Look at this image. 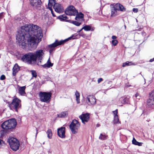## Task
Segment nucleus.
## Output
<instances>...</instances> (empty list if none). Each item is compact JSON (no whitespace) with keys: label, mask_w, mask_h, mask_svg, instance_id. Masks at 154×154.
Masks as SVG:
<instances>
[{"label":"nucleus","mask_w":154,"mask_h":154,"mask_svg":"<svg viewBox=\"0 0 154 154\" xmlns=\"http://www.w3.org/2000/svg\"><path fill=\"white\" fill-rule=\"evenodd\" d=\"M17 44L22 48L26 44L32 49L36 48L43 37L42 31L39 26L33 24L26 25L21 27L16 36Z\"/></svg>","instance_id":"1"},{"label":"nucleus","mask_w":154,"mask_h":154,"mask_svg":"<svg viewBox=\"0 0 154 154\" xmlns=\"http://www.w3.org/2000/svg\"><path fill=\"white\" fill-rule=\"evenodd\" d=\"M21 100L17 97L14 98L11 102L7 101L6 103L8 104L10 109L14 112H18L19 109H21Z\"/></svg>","instance_id":"2"},{"label":"nucleus","mask_w":154,"mask_h":154,"mask_svg":"<svg viewBox=\"0 0 154 154\" xmlns=\"http://www.w3.org/2000/svg\"><path fill=\"white\" fill-rule=\"evenodd\" d=\"M21 100L17 97L14 98L11 102L7 101L6 103L8 104L10 109L14 112H18L19 109H21Z\"/></svg>","instance_id":"3"},{"label":"nucleus","mask_w":154,"mask_h":154,"mask_svg":"<svg viewBox=\"0 0 154 154\" xmlns=\"http://www.w3.org/2000/svg\"><path fill=\"white\" fill-rule=\"evenodd\" d=\"M21 60L23 62L32 66L36 64L33 52H29L23 55L21 57Z\"/></svg>","instance_id":"4"},{"label":"nucleus","mask_w":154,"mask_h":154,"mask_svg":"<svg viewBox=\"0 0 154 154\" xmlns=\"http://www.w3.org/2000/svg\"><path fill=\"white\" fill-rule=\"evenodd\" d=\"M17 124L16 119L14 118H12L3 122L1 126L4 130H11L14 128Z\"/></svg>","instance_id":"5"},{"label":"nucleus","mask_w":154,"mask_h":154,"mask_svg":"<svg viewBox=\"0 0 154 154\" xmlns=\"http://www.w3.org/2000/svg\"><path fill=\"white\" fill-rule=\"evenodd\" d=\"M80 37V34H75L72 35L70 37L63 40H62L59 41L57 39H56L54 42L52 44H50V46H54V47H56L58 46L63 45L66 42L69 40L77 39L79 38Z\"/></svg>","instance_id":"6"},{"label":"nucleus","mask_w":154,"mask_h":154,"mask_svg":"<svg viewBox=\"0 0 154 154\" xmlns=\"http://www.w3.org/2000/svg\"><path fill=\"white\" fill-rule=\"evenodd\" d=\"M52 93L51 92H40L39 96L40 100L42 102L48 103L50 101Z\"/></svg>","instance_id":"7"},{"label":"nucleus","mask_w":154,"mask_h":154,"mask_svg":"<svg viewBox=\"0 0 154 154\" xmlns=\"http://www.w3.org/2000/svg\"><path fill=\"white\" fill-rule=\"evenodd\" d=\"M8 141L11 148L13 151H16L19 149L20 143L18 140L15 138L11 137L8 139Z\"/></svg>","instance_id":"8"},{"label":"nucleus","mask_w":154,"mask_h":154,"mask_svg":"<svg viewBox=\"0 0 154 154\" xmlns=\"http://www.w3.org/2000/svg\"><path fill=\"white\" fill-rule=\"evenodd\" d=\"M80 126V123L76 119H73L69 125L72 133L75 134L78 132V129Z\"/></svg>","instance_id":"9"},{"label":"nucleus","mask_w":154,"mask_h":154,"mask_svg":"<svg viewBox=\"0 0 154 154\" xmlns=\"http://www.w3.org/2000/svg\"><path fill=\"white\" fill-rule=\"evenodd\" d=\"M33 54L36 63H37V59L39 58L41 59V58H43L44 54L43 51L42 49L37 50L35 52H33Z\"/></svg>","instance_id":"10"},{"label":"nucleus","mask_w":154,"mask_h":154,"mask_svg":"<svg viewBox=\"0 0 154 154\" xmlns=\"http://www.w3.org/2000/svg\"><path fill=\"white\" fill-rule=\"evenodd\" d=\"M147 104L149 106L154 105V90L149 94V98L147 100Z\"/></svg>","instance_id":"11"},{"label":"nucleus","mask_w":154,"mask_h":154,"mask_svg":"<svg viewBox=\"0 0 154 154\" xmlns=\"http://www.w3.org/2000/svg\"><path fill=\"white\" fill-rule=\"evenodd\" d=\"M81 120L82 122L85 124V122H88L90 119V114L88 113H82L79 117Z\"/></svg>","instance_id":"12"},{"label":"nucleus","mask_w":154,"mask_h":154,"mask_svg":"<svg viewBox=\"0 0 154 154\" xmlns=\"http://www.w3.org/2000/svg\"><path fill=\"white\" fill-rule=\"evenodd\" d=\"M65 127H61L57 129V134L58 136L60 138H65Z\"/></svg>","instance_id":"13"},{"label":"nucleus","mask_w":154,"mask_h":154,"mask_svg":"<svg viewBox=\"0 0 154 154\" xmlns=\"http://www.w3.org/2000/svg\"><path fill=\"white\" fill-rule=\"evenodd\" d=\"M96 102L95 97L93 95H89L87 97L86 102L89 105H93L95 104Z\"/></svg>","instance_id":"14"},{"label":"nucleus","mask_w":154,"mask_h":154,"mask_svg":"<svg viewBox=\"0 0 154 154\" xmlns=\"http://www.w3.org/2000/svg\"><path fill=\"white\" fill-rule=\"evenodd\" d=\"M31 5L33 8L40 7L42 5L41 0H29Z\"/></svg>","instance_id":"15"},{"label":"nucleus","mask_w":154,"mask_h":154,"mask_svg":"<svg viewBox=\"0 0 154 154\" xmlns=\"http://www.w3.org/2000/svg\"><path fill=\"white\" fill-rule=\"evenodd\" d=\"M53 8L55 11L58 13H62L63 12V10L61 7L60 4L56 3L53 5Z\"/></svg>","instance_id":"16"},{"label":"nucleus","mask_w":154,"mask_h":154,"mask_svg":"<svg viewBox=\"0 0 154 154\" xmlns=\"http://www.w3.org/2000/svg\"><path fill=\"white\" fill-rule=\"evenodd\" d=\"M114 6L117 11L125 12L126 10V8L122 5L119 3H116Z\"/></svg>","instance_id":"17"},{"label":"nucleus","mask_w":154,"mask_h":154,"mask_svg":"<svg viewBox=\"0 0 154 154\" xmlns=\"http://www.w3.org/2000/svg\"><path fill=\"white\" fill-rule=\"evenodd\" d=\"M54 65V63H52L50 60L49 58L48 60L46 63L44 65H41V66L44 68L46 69L47 68H49L52 67Z\"/></svg>","instance_id":"18"},{"label":"nucleus","mask_w":154,"mask_h":154,"mask_svg":"<svg viewBox=\"0 0 154 154\" xmlns=\"http://www.w3.org/2000/svg\"><path fill=\"white\" fill-rule=\"evenodd\" d=\"M130 98V97L129 96L122 97L120 98V100L122 104H128L129 103Z\"/></svg>","instance_id":"19"},{"label":"nucleus","mask_w":154,"mask_h":154,"mask_svg":"<svg viewBox=\"0 0 154 154\" xmlns=\"http://www.w3.org/2000/svg\"><path fill=\"white\" fill-rule=\"evenodd\" d=\"M68 18V17L64 14L60 15L57 17V19H59L60 21L66 22H68L67 21L69 20H67Z\"/></svg>","instance_id":"20"},{"label":"nucleus","mask_w":154,"mask_h":154,"mask_svg":"<svg viewBox=\"0 0 154 154\" xmlns=\"http://www.w3.org/2000/svg\"><path fill=\"white\" fill-rule=\"evenodd\" d=\"M66 9L72 13L75 14L76 13L78 12V10L76 9L74 7L73 5L69 6Z\"/></svg>","instance_id":"21"},{"label":"nucleus","mask_w":154,"mask_h":154,"mask_svg":"<svg viewBox=\"0 0 154 154\" xmlns=\"http://www.w3.org/2000/svg\"><path fill=\"white\" fill-rule=\"evenodd\" d=\"M25 86L20 87L19 88L18 92L19 94L22 96L24 95V94H26L25 92Z\"/></svg>","instance_id":"22"},{"label":"nucleus","mask_w":154,"mask_h":154,"mask_svg":"<svg viewBox=\"0 0 154 154\" xmlns=\"http://www.w3.org/2000/svg\"><path fill=\"white\" fill-rule=\"evenodd\" d=\"M68 113L67 111H63L57 115L58 117L60 118H63L66 117Z\"/></svg>","instance_id":"23"},{"label":"nucleus","mask_w":154,"mask_h":154,"mask_svg":"<svg viewBox=\"0 0 154 154\" xmlns=\"http://www.w3.org/2000/svg\"><path fill=\"white\" fill-rule=\"evenodd\" d=\"M112 5L113 7H111V16L112 17H115L116 15L115 13L117 12V10L114 5Z\"/></svg>","instance_id":"24"},{"label":"nucleus","mask_w":154,"mask_h":154,"mask_svg":"<svg viewBox=\"0 0 154 154\" xmlns=\"http://www.w3.org/2000/svg\"><path fill=\"white\" fill-rule=\"evenodd\" d=\"M82 29H83L85 31H92L94 30L93 29H91V26L88 25H85L82 27Z\"/></svg>","instance_id":"25"},{"label":"nucleus","mask_w":154,"mask_h":154,"mask_svg":"<svg viewBox=\"0 0 154 154\" xmlns=\"http://www.w3.org/2000/svg\"><path fill=\"white\" fill-rule=\"evenodd\" d=\"M135 65V64L133 63L131 61H127L122 63V66L123 67H125L131 65Z\"/></svg>","instance_id":"26"},{"label":"nucleus","mask_w":154,"mask_h":154,"mask_svg":"<svg viewBox=\"0 0 154 154\" xmlns=\"http://www.w3.org/2000/svg\"><path fill=\"white\" fill-rule=\"evenodd\" d=\"M132 143L133 144L135 145H137L138 146H141L143 143L142 142H139L137 141L134 137H133L132 140Z\"/></svg>","instance_id":"27"},{"label":"nucleus","mask_w":154,"mask_h":154,"mask_svg":"<svg viewBox=\"0 0 154 154\" xmlns=\"http://www.w3.org/2000/svg\"><path fill=\"white\" fill-rule=\"evenodd\" d=\"M68 22L72 23L77 26H79L81 25V23L78 22L76 21H72L71 20H67Z\"/></svg>","instance_id":"28"},{"label":"nucleus","mask_w":154,"mask_h":154,"mask_svg":"<svg viewBox=\"0 0 154 154\" xmlns=\"http://www.w3.org/2000/svg\"><path fill=\"white\" fill-rule=\"evenodd\" d=\"M20 67L18 65L17 63H16L13 67L12 70H14V71L18 72L20 70Z\"/></svg>","instance_id":"29"},{"label":"nucleus","mask_w":154,"mask_h":154,"mask_svg":"<svg viewBox=\"0 0 154 154\" xmlns=\"http://www.w3.org/2000/svg\"><path fill=\"white\" fill-rule=\"evenodd\" d=\"M76 15L78 17L79 19H82V20H84V15L82 12H78L76 13Z\"/></svg>","instance_id":"30"},{"label":"nucleus","mask_w":154,"mask_h":154,"mask_svg":"<svg viewBox=\"0 0 154 154\" xmlns=\"http://www.w3.org/2000/svg\"><path fill=\"white\" fill-rule=\"evenodd\" d=\"M114 124L120 123V122L119 121V119L118 118V116H114V120L113 121Z\"/></svg>","instance_id":"31"},{"label":"nucleus","mask_w":154,"mask_h":154,"mask_svg":"<svg viewBox=\"0 0 154 154\" xmlns=\"http://www.w3.org/2000/svg\"><path fill=\"white\" fill-rule=\"evenodd\" d=\"M75 95L76 97V100L77 103H80V94L79 92L76 91L75 93Z\"/></svg>","instance_id":"32"},{"label":"nucleus","mask_w":154,"mask_h":154,"mask_svg":"<svg viewBox=\"0 0 154 154\" xmlns=\"http://www.w3.org/2000/svg\"><path fill=\"white\" fill-rule=\"evenodd\" d=\"M47 134V136L49 139H51L52 138V131L51 129H48Z\"/></svg>","instance_id":"33"},{"label":"nucleus","mask_w":154,"mask_h":154,"mask_svg":"<svg viewBox=\"0 0 154 154\" xmlns=\"http://www.w3.org/2000/svg\"><path fill=\"white\" fill-rule=\"evenodd\" d=\"M65 13L66 14L68 15L69 16H75V14L72 13L70 11L68 10L66 8V9L65 11Z\"/></svg>","instance_id":"34"},{"label":"nucleus","mask_w":154,"mask_h":154,"mask_svg":"<svg viewBox=\"0 0 154 154\" xmlns=\"http://www.w3.org/2000/svg\"><path fill=\"white\" fill-rule=\"evenodd\" d=\"M48 47L49 49V53L51 54L53 51H54L55 50V47L54 46H50V45H48Z\"/></svg>","instance_id":"35"},{"label":"nucleus","mask_w":154,"mask_h":154,"mask_svg":"<svg viewBox=\"0 0 154 154\" xmlns=\"http://www.w3.org/2000/svg\"><path fill=\"white\" fill-rule=\"evenodd\" d=\"M107 136L103 135L102 134H100L99 137V139L102 140H106L107 138Z\"/></svg>","instance_id":"36"},{"label":"nucleus","mask_w":154,"mask_h":154,"mask_svg":"<svg viewBox=\"0 0 154 154\" xmlns=\"http://www.w3.org/2000/svg\"><path fill=\"white\" fill-rule=\"evenodd\" d=\"M56 3V0H48V6H53L54 4Z\"/></svg>","instance_id":"37"},{"label":"nucleus","mask_w":154,"mask_h":154,"mask_svg":"<svg viewBox=\"0 0 154 154\" xmlns=\"http://www.w3.org/2000/svg\"><path fill=\"white\" fill-rule=\"evenodd\" d=\"M32 77H35L36 78L37 76V74L36 71L34 70H32L31 71Z\"/></svg>","instance_id":"38"},{"label":"nucleus","mask_w":154,"mask_h":154,"mask_svg":"<svg viewBox=\"0 0 154 154\" xmlns=\"http://www.w3.org/2000/svg\"><path fill=\"white\" fill-rule=\"evenodd\" d=\"M7 131L5 130H2L1 131H0V137H2L4 135V134L5 133H6V132Z\"/></svg>","instance_id":"39"},{"label":"nucleus","mask_w":154,"mask_h":154,"mask_svg":"<svg viewBox=\"0 0 154 154\" xmlns=\"http://www.w3.org/2000/svg\"><path fill=\"white\" fill-rule=\"evenodd\" d=\"M118 42V41L117 40H112V45L114 46L116 45Z\"/></svg>","instance_id":"40"},{"label":"nucleus","mask_w":154,"mask_h":154,"mask_svg":"<svg viewBox=\"0 0 154 154\" xmlns=\"http://www.w3.org/2000/svg\"><path fill=\"white\" fill-rule=\"evenodd\" d=\"M5 76L4 75H2L0 77V79L3 80L5 79Z\"/></svg>","instance_id":"41"},{"label":"nucleus","mask_w":154,"mask_h":154,"mask_svg":"<svg viewBox=\"0 0 154 154\" xmlns=\"http://www.w3.org/2000/svg\"><path fill=\"white\" fill-rule=\"evenodd\" d=\"M113 113L114 115V116H118V109H116L115 111H113Z\"/></svg>","instance_id":"42"},{"label":"nucleus","mask_w":154,"mask_h":154,"mask_svg":"<svg viewBox=\"0 0 154 154\" xmlns=\"http://www.w3.org/2000/svg\"><path fill=\"white\" fill-rule=\"evenodd\" d=\"M3 144H5V142L0 138V145H3Z\"/></svg>","instance_id":"43"},{"label":"nucleus","mask_w":154,"mask_h":154,"mask_svg":"<svg viewBox=\"0 0 154 154\" xmlns=\"http://www.w3.org/2000/svg\"><path fill=\"white\" fill-rule=\"evenodd\" d=\"M132 11L134 13H137L138 11V9L137 8H134L132 9Z\"/></svg>","instance_id":"44"},{"label":"nucleus","mask_w":154,"mask_h":154,"mask_svg":"<svg viewBox=\"0 0 154 154\" xmlns=\"http://www.w3.org/2000/svg\"><path fill=\"white\" fill-rule=\"evenodd\" d=\"M17 72H15L14 70H12V74L14 76H16L17 73Z\"/></svg>","instance_id":"45"},{"label":"nucleus","mask_w":154,"mask_h":154,"mask_svg":"<svg viewBox=\"0 0 154 154\" xmlns=\"http://www.w3.org/2000/svg\"><path fill=\"white\" fill-rule=\"evenodd\" d=\"M103 80V79L102 78H100L97 81L98 83H100V82H102Z\"/></svg>","instance_id":"46"},{"label":"nucleus","mask_w":154,"mask_h":154,"mask_svg":"<svg viewBox=\"0 0 154 154\" xmlns=\"http://www.w3.org/2000/svg\"><path fill=\"white\" fill-rule=\"evenodd\" d=\"M52 6H48V8L51 11H53V9H52Z\"/></svg>","instance_id":"47"},{"label":"nucleus","mask_w":154,"mask_h":154,"mask_svg":"<svg viewBox=\"0 0 154 154\" xmlns=\"http://www.w3.org/2000/svg\"><path fill=\"white\" fill-rule=\"evenodd\" d=\"M112 40H116V39L117 38V37L115 35H113L112 37Z\"/></svg>","instance_id":"48"},{"label":"nucleus","mask_w":154,"mask_h":154,"mask_svg":"<svg viewBox=\"0 0 154 154\" xmlns=\"http://www.w3.org/2000/svg\"><path fill=\"white\" fill-rule=\"evenodd\" d=\"M51 13L52 14V15L53 17H56V16L55 14H54V12L53 10V11H51Z\"/></svg>","instance_id":"49"},{"label":"nucleus","mask_w":154,"mask_h":154,"mask_svg":"<svg viewBox=\"0 0 154 154\" xmlns=\"http://www.w3.org/2000/svg\"><path fill=\"white\" fill-rule=\"evenodd\" d=\"M139 95V94L138 93H137L135 95V97L136 98H137V97H138V96Z\"/></svg>","instance_id":"50"},{"label":"nucleus","mask_w":154,"mask_h":154,"mask_svg":"<svg viewBox=\"0 0 154 154\" xmlns=\"http://www.w3.org/2000/svg\"><path fill=\"white\" fill-rule=\"evenodd\" d=\"M153 61H154V58L152 59H151L149 61L151 62H152Z\"/></svg>","instance_id":"51"},{"label":"nucleus","mask_w":154,"mask_h":154,"mask_svg":"<svg viewBox=\"0 0 154 154\" xmlns=\"http://www.w3.org/2000/svg\"><path fill=\"white\" fill-rule=\"evenodd\" d=\"M78 19H79L78 17H77V15H76V16L75 18V20H78Z\"/></svg>","instance_id":"52"},{"label":"nucleus","mask_w":154,"mask_h":154,"mask_svg":"<svg viewBox=\"0 0 154 154\" xmlns=\"http://www.w3.org/2000/svg\"><path fill=\"white\" fill-rule=\"evenodd\" d=\"M18 122L19 123H21V119L20 118H19L18 120Z\"/></svg>","instance_id":"53"},{"label":"nucleus","mask_w":154,"mask_h":154,"mask_svg":"<svg viewBox=\"0 0 154 154\" xmlns=\"http://www.w3.org/2000/svg\"><path fill=\"white\" fill-rule=\"evenodd\" d=\"M42 58H41V59H40L39 58H38L37 59V60H39V62L40 63L42 62Z\"/></svg>","instance_id":"54"},{"label":"nucleus","mask_w":154,"mask_h":154,"mask_svg":"<svg viewBox=\"0 0 154 154\" xmlns=\"http://www.w3.org/2000/svg\"><path fill=\"white\" fill-rule=\"evenodd\" d=\"M38 130L37 129V128H36V135H35V137H36V136H37V134H38Z\"/></svg>","instance_id":"55"},{"label":"nucleus","mask_w":154,"mask_h":154,"mask_svg":"<svg viewBox=\"0 0 154 154\" xmlns=\"http://www.w3.org/2000/svg\"><path fill=\"white\" fill-rule=\"evenodd\" d=\"M82 29H82V28L81 29H80V30H79V31H78L77 32H81V31L82 30Z\"/></svg>","instance_id":"56"},{"label":"nucleus","mask_w":154,"mask_h":154,"mask_svg":"<svg viewBox=\"0 0 154 154\" xmlns=\"http://www.w3.org/2000/svg\"><path fill=\"white\" fill-rule=\"evenodd\" d=\"M140 96H138L137 98H136L137 99H139L140 98Z\"/></svg>","instance_id":"57"},{"label":"nucleus","mask_w":154,"mask_h":154,"mask_svg":"<svg viewBox=\"0 0 154 154\" xmlns=\"http://www.w3.org/2000/svg\"><path fill=\"white\" fill-rule=\"evenodd\" d=\"M97 126V127H99V126H100V125L99 124H97L96 125Z\"/></svg>","instance_id":"58"},{"label":"nucleus","mask_w":154,"mask_h":154,"mask_svg":"<svg viewBox=\"0 0 154 154\" xmlns=\"http://www.w3.org/2000/svg\"><path fill=\"white\" fill-rule=\"evenodd\" d=\"M85 35L83 34V35H82V37H84V36Z\"/></svg>","instance_id":"59"},{"label":"nucleus","mask_w":154,"mask_h":154,"mask_svg":"<svg viewBox=\"0 0 154 154\" xmlns=\"http://www.w3.org/2000/svg\"><path fill=\"white\" fill-rule=\"evenodd\" d=\"M1 54H0V58H1Z\"/></svg>","instance_id":"60"},{"label":"nucleus","mask_w":154,"mask_h":154,"mask_svg":"<svg viewBox=\"0 0 154 154\" xmlns=\"http://www.w3.org/2000/svg\"><path fill=\"white\" fill-rule=\"evenodd\" d=\"M125 28H126V26H125Z\"/></svg>","instance_id":"61"},{"label":"nucleus","mask_w":154,"mask_h":154,"mask_svg":"<svg viewBox=\"0 0 154 154\" xmlns=\"http://www.w3.org/2000/svg\"><path fill=\"white\" fill-rule=\"evenodd\" d=\"M37 65H39V64H38V63H37Z\"/></svg>","instance_id":"62"},{"label":"nucleus","mask_w":154,"mask_h":154,"mask_svg":"<svg viewBox=\"0 0 154 154\" xmlns=\"http://www.w3.org/2000/svg\"><path fill=\"white\" fill-rule=\"evenodd\" d=\"M140 74H141V72H140Z\"/></svg>","instance_id":"63"},{"label":"nucleus","mask_w":154,"mask_h":154,"mask_svg":"<svg viewBox=\"0 0 154 154\" xmlns=\"http://www.w3.org/2000/svg\"><path fill=\"white\" fill-rule=\"evenodd\" d=\"M112 82L111 81H110V82Z\"/></svg>","instance_id":"64"}]
</instances>
